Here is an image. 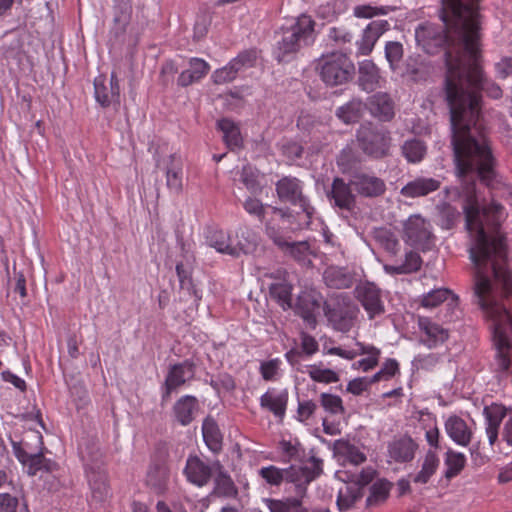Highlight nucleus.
Segmentation results:
<instances>
[{"instance_id":"obj_25","label":"nucleus","mask_w":512,"mask_h":512,"mask_svg":"<svg viewBox=\"0 0 512 512\" xmlns=\"http://www.w3.org/2000/svg\"><path fill=\"white\" fill-rule=\"evenodd\" d=\"M165 174L167 188L175 194L183 189V162L180 156L171 154L165 161Z\"/></svg>"},{"instance_id":"obj_29","label":"nucleus","mask_w":512,"mask_h":512,"mask_svg":"<svg viewBox=\"0 0 512 512\" xmlns=\"http://www.w3.org/2000/svg\"><path fill=\"white\" fill-rule=\"evenodd\" d=\"M170 471L164 463H154L149 466L146 475L147 485L157 494H163L168 489Z\"/></svg>"},{"instance_id":"obj_31","label":"nucleus","mask_w":512,"mask_h":512,"mask_svg":"<svg viewBox=\"0 0 512 512\" xmlns=\"http://www.w3.org/2000/svg\"><path fill=\"white\" fill-rule=\"evenodd\" d=\"M217 475L215 477L214 494L221 497H236L238 494L237 487L235 486L232 478L224 470L219 461L213 464Z\"/></svg>"},{"instance_id":"obj_54","label":"nucleus","mask_w":512,"mask_h":512,"mask_svg":"<svg viewBox=\"0 0 512 512\" xmlns=\"http://www.w3.org/2000/svg\"><path fill=\"white\" fill-rule=\"evenodd\" d=\"M320 402L322 407L331 414H342L345 411L342 399L337 395L322 393Z\"/></svg>"},{"instance_id":"obj_52","label":"nucleus","mask_w":512,"mask_h":512,"mask_svg":"<svg viewBox=\"0 0 512 512\" xmlns=\"http://www.w3.org/2000/svg\"><path fill=\"white\" fill-rule=\"evenodd\" d=\"M385 57L390 68L395 71L403 58V46L400 42L390 41L385 45Z\"/></svg>"},{"instance_id":"obj_10","label":"nucleus","mask_w":512,"mask_h":512,"mask_svg":"<svg viewBox=\"0 0 512 512\" xmlns=\"http://www.w3.org/2000/svg\"><path fill=\"white\" fill-rule=\"evenodd\" d=\"M425 438L430 449L427 450L421 461V469L412 477L413 483L422 485L430 481L440 466V458L438 455V450L441 449L439 429L435 426L427 430Z\"/></svg>"},{"instance_id":"obj_33","label":"nucleus","mask_w":512,"mask_h":512,"mask_svg":"<svg viewBox=\"0 0 512 512\" xmlns=\"http://www.w3.org/2000/svg\"><path fill=\"white\" fill-rule=\"evenodd\" d=\"M325 284L334 289H346L353 285L354 277L343 268L328 267L323 274Z\"/></svg>"},{"instance_id":"obj_7","label":"nucleus","mask_w":512,"mask_h":512,"mask_svg":"<svg viewBox=\"0 0 512 512\" xmlns=\"http://www.w3.org/2000/svg\"><path fill=\"white\" fill-rule=\"evenodd\" d=\"M323 310L328 322L340 332H348L354 326L359 312L357 306L343 294L325 301Z\"/></svg>"},{"instance_id":"obj_35","label":"nucleus","mask_w":512,"mask_h":512,"mask_svg":"<svg viewBox=\"0 0 512 512\" xmlns=\"http://www.w3.org/2000/svg\"><path fill=\"white\" fill-rule=\"evenodd\" d=\"M333 449L335 454L343 457L346 461L353 465H359L366 461L365 454L348 440H336L333 444Z\"/></svg>"},{"instance_id":"obj_4","label":"nucleus","mask_w":512,"mask_h":512,"mask_svg":"<svg viewBox=\"0 0 512 512\" xmlns=\"http://www.w3.org/2000/svg\"><path fill=\"white\" fill-rule=\"evenodd\" d=\"M356 141L360 150L368 157L379 160L390 155L391 133L371 121L363 122L356 131Z\"/></svg>"},{"instance_id":"obj_19","label":"nucleus","mask_w":512,"mask_h":512,"mask_svg":"<svg viewBox=\"0 0 512 512\" xmlns=\"http://www.w3.org/2000/svg\"><path fill=\"white\" fill-rule=\"evenodd\" d=\"M365 105L369 113L381 122H389L395 116V103L386 92H377L368 97Z\"/></svg>"},{"instance_id":"obj_57","label":"nucleus","mask_w":512,"mask_h":512,"mask_svg":"<svg viewBox=\"0 0 512 512\" xmlns=\"http://www.w3.org/2000/svg\"><path fill=\"white\" fill-rule=\"evenodd\" d=\"M238 73L237 66L233 65L231 61L227 66L218 69L213 74V80L216 84H223L230 82L236 78Z\"/></svg>"},{"instance_id":"obj_37","label":"nucleus","mask_w":512,"mask_h":512,"mask_svg":"<svg viewBox=\"0 0 512 512\" xmlns=\"http://www.w3.org/2000/svg\"><path fill=\"white\" fill-rule=\"evenodd\" d=\"M444 465L446 467L444 471V477L447 480L458 476L466 465V457L463 453L456 452L451 448H448L444 455Z\"/></svg>"},{"instance_id":"obj_32","label":"nucleus","mask_w":512,"mask_h":512,"mask_svg":"<svg viewBox=\"0 0 512 512\" xmlns=\"http://www.w3.org/2000/svg\"><path fill=\"white\" fill-rule=\"evenodd\" d=\"M288 402V392L286 390L275 393L274 391H267L260 398V405L272 412L276 417L283 418L286 411Z\"/></svg>"},{"instance_id":"obj_45","label":"nucleus","mask_w":512,"mask_h":512,"mask_svg":"<svg viewBox=\"0 0 512 512\" xmlns=\"http://www.w3.org/2000/svg\"><path fill=\"white\" fill-rule=\"evenodd\" d=\"M436 209L440 226L447 230L454 228L460 218V212L446 202L437 205Z\"/></svg>"},{"instance_id":"obj_53","label":"nucleus","mask_w":512,"mask_h":512,"mask_svg":"<svg viewBox=\"0 0 512 512\" xmlns=\"http://www.w3.org/2000/svg\"><path fill=\"white\" fill-rule=\"evenodd\" d=\"M274 214L279 215V217L286 221L287 224L293 228V229H304L308 228L309 226H300L299 220L301 218V210L295 212L291 208H279V207H273L272 209Z\"/></svg>"},{"instance_id":"obj_3","label":"nucleus","mask_w":512,"mask_h":512,"mask_svg":"<svg viewBox=\"0 0 512 512\" xmlns=\"http://www.w3.org/2000/svg\"><path fill=\"white\" fill-rule=\"evenodd\" d=\"M314 27L315 21L310 16L302 14L293 25L283 28L281 39L278 41V61L288 60V56L309 45L313 41Z\"/></svg>"},{"instance_id":"obj_2","label":"nucleus","mask_w":512,"mask_h":512,"mask_svg":"<svg viewBox=\"0 0 512 512\" xmlns=\"http://www.w3.org/2000/svg\"><path fill=\"white\" fill-rule=\"evenodd\" d=\"M440 18L443 25L424 23L415 30L417 44L427 54H438L445 50V67L448 73V60L462 66L468 59V51L462 47V39L478 35L481 46V24L475 0H441ZM447 74H445L446 76Z\"/></svg>"},{"instance_id":"obj_15","label":"nucleus","mask_w":512,"mask_h":512,"mask_svg":"<svg viewBox=\"0 0 512 512\" xmlns=\"http://www.w3.org/2000/svg\"><path fill=\"white\" fill-rule=\"evenodd\" d=\"M322 295L315 289H305L297 297L296 311L303 320L311 327L316 325V315L319 313L322 304Z\"/></svg>"},{"instance_id":"obj_11","label":"nucleus","mask_w":512,"mask_h":512,"mask_svg":"<svg viewBox=\"0 0 512 512\" xmlns=\"http://www.w3.org/2000/svg\"><path fill=\"white\" fill-rule=\"evenodd\" d=\"M311 466H290L284 469V480L295 485V493L303 497L306 493L307 485L321 475L323 461L320 458L311 456L309 459Z\"/></svg>"},{"instance_id":"obj_39","label":"nucleus","mask_w":512,"mask_h":512,"mask_svg":"<svg viewBox=\"0 0 512 512\" xmlns=\"http://www.w3.org/2000/svg\"><path fill=\"white\" fill-rule=\"evenodd\" d=\"M364 106L366 105L361 99L354 98L339 107L336 111V115L346 124L355 123L361 118Z\"/></svg>"},{"instance_id":"obj_40","label":"nucleus","mask_w":512,"mask_h":512,"mask_svg":"<svg viewBox=\"0 0 512 512\" xmlns=\"http://www.w3.org/2000/svg\"><path fill=\"white\" fill-rule=\"evenodd\" d=\"M202 434L210 450L217 452L221 449L222 436L217 423L211 417H207L203 421Z\"/></svg>"},{"instance_id":"obj_36","label":"nucleus","mask_w":512,"mask_h":512,"mask_svg":"<svg viewBox=\"0 0 512 512\" xmlns=\"http://www.w3.org/2000/svg\"><path fill=\"white\" fill-rule=\"evenodd\" d=\"M422 259L416 252L409 251L405 254L404 262L398 265H385L384 270L391 275L411 274L420 270Z\"/></svg>"},{"instance_id":"obj_14","label":"nucleus","mask_w":512,"mask_h":512,"mask_svg":"<svg viewBox=\"0 0 512 512\" xmlns=\"http://www.w3.org/2000/svg\"><path fill=\"white\" fill-rule=\"evenodd\" d=\"M352 188L351 180L346 183L343 178L335 177L326 196L334 207L352 213L356 208V195Z\"/></svg>"},{"instance_id":"obj_59","label":"nucleus","mask_w":512,"mask_h":512,"mask_svg":"<svg viewBox=\"0 0 512 512\" xmlns=\"http://www.w3.org/2000/svg\"><path fill=\"white\" fill-rule=\"evenodd\" d=\"M241 181L246 188L252 192L257 191L260 188L257 173L250 166L243 167L241 172Z\"/></svg>"},{"instance_id":"obj_61","label":"nucleus","mask_w":512,"mask_h":512,"mask_svg":"<svg viewBox=\"0 0 512 512\" xmlns=\"http://www.w3.org/2000/svg\"><path fill=\"white\" fill-rule=\"evenodd\" d=\"M376 471L373 468L363 469L360 473L352 475L349 481L353 482L359 490L371 483L375 477Z\"/></svg>"},{"instance_id":"obj_64","label":"nucleus","mask_w":512,"mask_h":512,"mask_svg":"<svg viewBox=\"0 0 512 512\" xmlns=\"http://www.w3.org/2000/svg\"><path fill=\"white\" fill-rule=\"evenodd\" d=\"M495 71L499 78L506 79L512 75V57H503L499 62L495 63Z\"/></svg>"},{"instance_id":"obj_58","label":"nucleus","mask_w":512,"mask_h":512,"mask_svg":"<svg viewBox=\"0 0 512 512\" xmlns=\"http://www.w3.org/2000/svg\"><path fill=\"white\" fill-rule=\"evenodd\" d=\"M284 251L288 252L292 257H294L297 260H303L307 252L309 250V244L306 241H300V242H288L287 245L283 249Z\"/></svg>"},{"instance_id":"obj_60","label":"nucleus","mask_w":512,"mask_h":512,"mask_svg":"<svg viewBox=\"0 0 512 512\" xmlns=\"http://www.w3.org/2000/svg\"><path fill=\"white\" fill-rule=\"evenodd\" d=\"M387 14L385 7H373L370 5H358L354 8V15L358 18H372L376 15Z\"/></svg>"},{"instance_id":"obj_51","label":"nucleus","mask_w":512,"mask_h":512,"mask_svg":"<svg viewBox=\"0 0 512 512\" xmlns=\"http://www.w3.org/2000/svg\"><path fill=\"white\" fill-rule=\"evenodd\" d=\"M488 427L499 428L503 418L506 416V408L499 404L486 406L483 411Z\"/></svg>"},{"instance_id":"obj_22","label":"nucleus","mask_w":512,"mask_h":512,"mask_svg":"<svg viewBox=\"0 0 512 512\" xmlns=\"http://www.w3.org/2000/svg\"><path fill=\"white\" fill-rule=\"evenodd\" d=\"M213 468L204 463L198 456H189L186 461L184 474L190 483L203 487L209 483Z\"/></svg>"},{"instance_id":"obj_5","label":"nucleus","mask_w":512,"mask_h":512,"mask_svg":"<svg viewBox=\"0 0 512 512\" xmlns=\"http://www.w3.org/2000/svg\"><path fill=\"white\" fill-rule=\"evenodd\" d=\"M317 70L321 80L328 86L335 87L348 83L355 75V65L343 52L334 51L318 60Z\"/></svg>"},{"instance_id":"obj_28","label":"nucleus","mask_w":512,"mask_h":512,"mask_svg":"<svg viewBox=\"0 0 512 512\" xmlns=\"http://www.w3.org/2000/svg\"><path fill=\"white\" fill-rule=\"evenodd\" d=\"M441 182L435 178L417 177L401 188V195L408 198L424 197L437 191Z\"/></svg>"},{"instance_id":"obj_23","label":"nucleus","mask_w":512,"mask_h":512,"mask_svg":"<svg viewBox=\"0 0 512 512\" xmlns=\"http://www.w3.org/2000/svg\"><path fill=\"white\" fill-rule=\"evenodd\" d=\"M418 325L422 332L421 342L428 348L443 344L449 337L448 330L427 317H419Z\"/></svg>"},{"instance_id":"obj_55","label":"nucleus","mask_w":512,"mask_h":512,"mask_svg":"<svg viewBox=\"0 0 512 512\" xmlns=\"http://www.w3.org/2000/svg\"><path fill=\"white\" fill-rule=\"evenodd\" d=\"M176 273L179 279L180 288L187 290L189 294H193L195 298L199 300L200 296H198L197 291L194 288L190 272L184 267L182 263H178L176 265Z\"/></svg>"},{"instance_id":"obj_30","label":"nucleus","mask_w":512,"mask_h":512,"mask_svg":"<svg viewBox=\"0 0 512 512\" xmlns=\"http://www.w3.org/2000/svg\"><path fill=\"white\" fill-rule=\"evenodd\" d=\"M277 279L276 282L270 284L269 293L272 299L277 301L284 309L292 307V284L284 275H272Z\"/></svg>"},{"instance_id":"obj_47","label":"nucleus","mask_w":512,"mask_h":512,"mask_svg":"<svg viewBox=\"0 0 512 512\" xmlns=\"http://www.w3.org/2000/svg\"><path fill=\"white\" fill-rule=\"evenodd\" d=\"M207 242L209 246L218 252L230 255L231 237L222 230L212 229L208 232Z\"/></svg>"},{"instance_id":"obj_42","label":"nucleus","mask_w":512,"mask_h":512,"mask_svg":"<svg viewBox=\"0 0 512 512\" xmlns=\"http://www.w3.org/2000/svg\"><path fill=\"white\" fill-rule=\"evenodd\" d=\"M302 497H287L284 499H268L267 504L270 512H308L303 507Z\"/></svg>"},{"instance_id":"obj_41","label":"nucleus","mask_w":512,"mask_h":512,"mask_svg":"<svg viewBox=\"0 0 512 512\" xmlns=\"http://www.w3.org/2000/svg\"><path fill=\"white\" fill-rule=\"evenodd\" d=\"M449 298H451V302L448 304L449 306L457 305L458 297L454 295L451 290L447 288H438L423 295L421 305L426 308H434Z\"/></svg>"},{"instance_id":"obj_21","label":"nucleus","mask_w":512,"mask_h":512,"mask_svg":"<svg viewBox=\"0 0 512 512\" xmlns=\"http://www.w3.org/2000/svg\"><path fill=\"white\" fill-rule=\"evenodd\" d=\"M418 450V444L409 435L394 438L388 444V455L396 463L411 462Z\"/></svg>"},{"instance_id":"obj_63","label":"nucleus","mask_w":512,"mask_h":512,"mask_svg":"<svg viewBox=\"0 0 512 512\" xmlns=\"http://www.w3.org/2000/svg\"><path fill=\"white\" fill-rule=\"evenodd\" d=\"M255 61L256 52L253 50L244 51L232 60L233 65L237 66L238 71L243 67H252Z\"/></svg>"},{"instance_id":"obj_44","label":"nucleus","mask_w":512,"mask_h":512,"mask_svg":"<svg viewBox=\"0 0 512 512\" xmlns=\"http://www.w3.org/2000/svg\"><path fill=\"white\" fill-rule=\"evenodd\" d=\"M236 236L238 238L236 244L231 240L230 256L239 257L241 254H250L256 249V240L249 231H242L241 234L237 233Z\"/></svg>"},{"instance_id":"obj_50","label":"nucleus","mask_w":512,"mask_h":512,"mask_svg":"<svg viewBox=\"0 0 512 512\" xmlns=\"http://www.w3.org/2000/svg\"><path fill=\"white\" fill-rule=\"evenodd\" d=\"M309 377L319 383H335L339 381V375L331 369H322L317 365L310 366L308 370Z\"/></svg>"},{"instance_id":"obj_9","label":"nucleus","mask_w":512,"mask_h":512,"mask_svg":"<svg viewBox=\"0 0 512 512\" xmlns=\"http://www.w3.org/2000/svg\"><path fill=\"white\" fill-rule=\"evenodd\" d=\"M80 454L85 462L92 496L96 501L102 502L109 496V486L107 484V475L101 469V453L99 451L89 452L87 449H81Z\"/></svg>"},{"instance_id":"obj_46","label":"nucleus","mask_w":512,"mask_h":512,"mask_svg":"<svg viewBox=\"0 0 512 512\" xmlns=\"http://www.w3.org/2000/svg\"><path fill=\"white\" fill-rule=\"evenodd\" d=\"M426 145L419 139H411L404 142L402 146V154L408 162H420L426 154Z\"/></svg>"},{"instance_id":"obj_27","label":"nucleus","mask_w":512,"mask_h":512,"mask_svg":"<svg viewBox=\"0 0 512 512\" xmlns=\"http://www.w3.org/2000/svg\"><path fill=\"white\" fill-rule=\"evenodd\" d=\"M447 435L460 446H468L472 439V430L464 419L457 415H451L444 424Z\"/></svg>"},{"instance_id":"obj_18","label":"nucleus","mask_w":512,"mask_h":512,"mask_svg":"<svg viewBox=\"0 0 512 512\" xmlns=\"http://www.w3.org/2000/svg\"><path fill=\"white\" fill-rule=\"evenodd\" d=\"M94 95L102 107L120 104V87L115 73L111 74L109 83L104 75H99L94 79Z\"/></svg>"},{"instance_id":"obj_43","label":"nucleus","mask_w":512,"mask_h":512,"mask_svg":"<svg viewBox=\"0 0 512 512\" xmlns=\"http://www.w3.org/2000/svg\"><path fill=\"white\" fill-rule=\"evenodd\" d=\"M359 347L358 355L367 354L368 357L365 359H361L358 362L354 363L353 366L358 369H362L363 371H369L370 369L375 368L379 362L380 350L372 345L366 346L362 343H357Z\"/></svg>"},{"instance_id":"obj_16","label":"nucleus","mask_w":512,"mask_h":512,"mask_svg":"<svg viewBox=\"0 0 512 512\" xmlns=\"http://www.w3.org/2000/svg\"><path fill=\"white\" fill-rule=\"evenodd\" d=\"M351 185L357 194L364 198H376L382 196L386 191L383 179L362 171L353 173Z\"/></svg>"},{"instance_id":"obj_56","label":"nucleus","mask_w":512,"mask_h":512,"mask_svg":"<svg viewBox=\"0 0 512 512\" xmlns=\"http://www.w3.org/2000/svg\"><path fill=\"white\" fill-rule=\"evenodd\" d=\"M259 474L270 485H279L285 478L284 469L282 470L272 465L262 468Z\"/></svg>"},{"instance_id":"obj_13","label":"nucleus","mask_w":512,"mask_h":512,"mask_svg":"<svg viewBox=\"0 0 512 512\" xmlns=\"http://www.w3.org/2000/svg\"><path fill=\"white\" fill-rule=\"evenodd\" d=\"M194 368V363L189 360L173 364L169 367L163 384L162 401H167L173 391L194 377Z\"/></svg>"},{"instance_id":"obj_62","label":"nucleus","mask_w":512,"mask_h":512,"mask_svg":"<svg viewBox=\"0 0 512 512\" xmlns=\"http://www.w3.org/2000/svg\"><path fill=\"white\" fill-rule=\"evenodd\" d=\"M304 148L297 142H287L282 146V154L290 161L300 159Z\"/></svg>"},{"instance_id":"obj_26","label":"nucleus","mask_w":512,"mask_h":512,"mask_svg":"<svg viewBox=\"0 0 512 512\" xmlns=\"http://www.w3.org/2000/svg\"><path fill=\"white\" fill-rule=\"evenodd\" d=\"M199 410V402L195 396L185 395L179 398L173 405L172 412L176 421L182 426H188L195 419Z\"/></svg>"},{"instance_id":"obj_20","label":"nucleus","mask_w":512,"mask_h":512,"mask_svg":"<svg viewBox=\"0 0 512 512\" xmlns=\"http://www.w3.org/2000/svg\"><path fill=\"white\" fill-rule=\"evenodd\" d=\"M383 78L380 69L372 60H363L358 63V87L367 93H371L381 87Z\"/></svg>"},{"instance_id":"obj_1","label":"nucleus","mask_w":512,"mask_h":512,"mask_svg":"<svg viewBox=\"0 0 512 512\" xmlns=\"http://www.w3.org/2000/svg\"><path fill=\"white\" fill-rule=\"evenodd\" d=\"M462 41L468 59L462 66L448 60L444 94L450 110L455 174L460 180L454 190L462 201L465 229L471 242L469 256L475 266L473 289L512 290V275L505 265L506 237L501 231L503 206L494 202L481 206L476 191L477 180L491 187L497 178V161L480 119V91L493 99H500L503 91L484 76L477 33Z\"/></svg>"},{"instance_id":"obj_17","label":"nucleus","mask_w":512,"mask_h":512,"mask_svg":"<svg viewBox=\"0 0 512 512\" xmlns=\"http://www.w3.org/2000/svg\"><path fill=\"white\" fill-rule=\"evenodd\" d=\"M355 294L370 319L384 312L380 289L374 283L367 281L358 284L355 288Z\"/></svg>"},{"instance_id":"obj_38","label":"nucleus","mask_w":512,"mask_h":512,"mask_svg":"<svg viewBox=\"0 0 512 512\" xmlns=\"http://www.w3.org/2000/svg\"><path fill=\"white\" fill-rule=\"evenodd\" d=\"M374 240L391 256H396L400 250V243L396 235L385 227L375 228Z\"/></svg>"},{"instance_id":"obj_8","label":"nucleus","mask_w":512,"mask_h":512,"mask_svg":"<svg viewBox=\"0 0 512 512\" xmlns=\"http://www.w3.org/2000/svg\"><path fill=\"white\" fill-rule=\"evenodd\" d=\"M39 444V449L36 452H28L22 445L23 442L12 441V447L16 458L25 467H27V473L30 476H35L39 471L52 472L55 470L57 464L45 458L44 456V442L43 437L40 433L36 432L32 435ZM27 446L26 443H24Z\"/></svg>"},{"instance_id":"obj_6","label":"nucleus","mask_w":512,"mask_h":512,"mask_svg":"<svg viewBox=\"0 0 512 512\" xmlns=\"http://www.w3.org/2000/svg\"><path fill=\"white\" fill-rule=\"evenodd\" d=\"M276 194L281 202L290 203L301 209L300 226H310L315 208L303 192V182L297 177L283 176L275 184Z\"/></svg>"},{"instance_id":"obj_48","label":"nucleus","mask_w":512,"mask_h":512,"mask_svg":"<svg viewBox=\"0 0 512 512\" xmlns=\"http://www.w3.org/2000/svg\"><path fill=\"white\" fill-rule=\"evenodd\" d=\"M391 488V483L385 479L376 481L370 488V495L366 500L367 506L378 505L384 502Z\"/></svg>"},{"instance_id":"obj_34","label":"nucleus","mask_w":512,"mask_h":512,"mask_svg":"<svg viewBox=\"0 0 512 512\" xmlns=\"http://www.w3.org/2000/svg\"><path fill=\"white\" fill-rule=\"evenodd\" d=\"M217 127L223 133V140L230 150L241 148L243 139L239 127L230 119L223 118L217 122Z\"/></svg>"},{"instance_id":"obj_24","label":"nucleus","mask_w":512,"mask_h":512,"mask_svg":"<svg viewBox=\"0 0 512 512\" xmlns=\"http://www.w3.org/2000/svg\"><path fill=\"white\" fill-rule=\"evenodd\" d=\"M389 28V24L386 20H377L372 21L368 26L364 29L362 38L358 45V54L366 56L369 55L377 40L380 36L387 31Z\"/></svg>"},{"instance_id":"obj_12","label":"nucleus","mask_w":512,"mask_h":512,"mask_svg":"<svg viewBox=\"0 0 512 512\" xmlns=\"http://www.w3.org/2000/svg\"><path fill=\"white\" fill-rule=\"evenodd\" d=\"M406 241L412 246L427 250L432 242V232L429 223L420 215L410 216L404 224Z\"/></svg>"},{"instance_id":"obj_49","label":"nucleus","mask_w":512,"mask_h":512,"mask_svg":"<svg viewBox=\"0 0 512 512\" xmlns=\"http://www.w3.org/2000/svg\"><path fill=\"white\" fill-rule=\"evenodd\" d=\"M362 497L359 488H352L347 486L345 491H340L337 497V506L340 511L351 509L355 503Z\"/></svg>"}]
</instances>
